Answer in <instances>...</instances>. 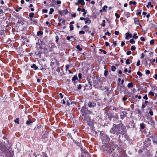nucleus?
<instances>
[{
	"instance_id": "obj_26",
	"label": "nucleus",
	"mask_w": 157,
	"mask_h": 157,
	"mask_svg": "<svg viewBox=\"0 0 157 157\" xmlns=\"http://www.w3.org/2000/svg\"><path fill=\"white\" fill-rule=\"evenodd\" d=\"M152 141L153 144H156L157 145V139L156 137H154V138L152 139Z\"/></svg>"
},
{
	"instance_id": "obj_62",
	"label": "nucleus",
	"mask_w": 157,
	"mask_h": 157,
	"mask_svg": "<svg viewBox=\"0 0 157 157\" xmlns=\"http://www.w3.org/2000/svg\"><path fill=\"white\" fill-rule=\"evenodd\" d=\"M69 65H66V70L67 71L69 70Z\"/></svg>"
},
{
	"instance_id": "obj_4",
	"label": "nucleus",
	"mask_w": 157,
	"mask_h": 157,
	"mask_svg": "<svg viewBox=\"0 0 157 157\" xmlns=\"http://www.w3.org/2000/svg\"><path fill=\"white\" fill-rule=\"evenodd\" d=\"M125 127L123 124H119L118 130V135L121 134H125L127 133V130L126 129Z\"/></svg>"
},
{
	"instance_id": "obj_10",
	"label": "nucleus",
	"mask_w": 157,
	"mask_h": 157,
	"mask_svg": "<svg viewBox=\"0 0 157 157\" xmlns=\"http://www.w3.org/2000/svg\"><path fill=\"white\" fill-rule=\"evenodd\" d=\"M81 150L82 151V157H91L89 153L88 152L86 151L85 149L82 150V149H81Z\"/></svg>"
},
{
	"instance_id": "obj_45",
	"label": "nucleus",
	"mask_w": 157,
	"mask_h": 157,
	"mask_svg": "<svg viewBox=\"0 0 157 157\" xmlns=\"http://www.w3.org/2000/svg\"><path fill=\"white\" fill-rule=\"evenodd\" d=\"M50 11L49 12V14H51L54 11V9L53 8H50Z\"/></svg>"
},
{
	"instance_id": "obj_30",
	"label": "nucleus",
	"mask_w": 157,
	"mask_h": 157,
	"mask_svg": "<svg viewBox=\"0 0 157 157\" xmlns=\"http://www.w3.org/2000/svg\"><path fill=\"white\" fill-rule=\"evenodd\" d=\"M111 156L112 157H119L118 154L115 152H113Z\"/></svg>"
},
{
	"instance_id": "obj_31",
	"label": "nucleus",
	"mask_w": 157,
	"mask_h": 157,
	"mask_svg": "<svg viewBox=\"0 0 157 157\" xmlns=\"http://www.w3.org/2000/svg\"><path fill=\"white\" fill-rule=\"evenodd\" d=\"M140 126L141 128L142 129H144L145 128V124L143 123H141L140 124Z\"/></svg>"
},
{
	"instance_id": "obj_58",
	"label": "nucleus",
	"mask_w": 157,
	"mask_h": 157,
	"mask_svg": "<svg viewBox=\"0 0 157 157\" xmlns=\"http://www.w3.org/2000/svg\"><path fill=\"white\" fill-rule=\"evenodd\" d=\"M70 30L71 31L73 30V26L72 25H71L70 26Z\"/></svg>"
},
{
	"instance_id": "obj_17",
	"label": "nucleus",
	"mask_w": 157,
	"mask_h": 157,
	"mask_svg": "<svg viewBox=\"0 0 157 157\" xmlns=\"http://www.w3.org/2000/svg\"><path fill=\"white\" fill-rule=\"evenodd\" d=\"M125 36V39L126 40H128L129 38L132 37V34L129 33H126Z\"/></svg>"
},
{
	"instance_id": "obj_44",
	"label": "nucleus",
	"mask_w": 157,
	"mask_h": 157,
	"mask_svg": "<svg viewBox=\"0 0 157 157\" xmlns=\"http://www.w3.org/2000/svg\"><path fill=\"white\" fill-rule=\"evenodd\" d=\"M130 42L132 44H133L135 43V41L133 39H131L130 40Z\"/></svg>"
},
{
	"instance_id": "obj_42",
	"label": "nucleus",
	"mask_w": 157,
	"mask_h": 157,
	"mask_svg": "<svg viewBox=\"0 0 157 157\" xmlns=\"http://www.w3.org/2000/svg\"><path fill=\"white\" fill-rule=\"evenodd\" d=\"M125 63L127 65L129 64H130L129 59H127L125 62Z\"/></svg>"
},
{
	"instance_id": "obj_35",
	"label": "nucleus",
	"mask_w": 157,
	"mask_h": 157,
	"mask_svg": "<svg viewBox=\"0 0 157 157\" xmlns=\"http://www.w3.org/2000/svg\"><path fill=\"white\" fill-rule=\"evenodd\" d=\"M78 86L77 89V90H80L81 89L82 85L81 84H79L78 85H77Z\"/></svg>"
},
{
	"instance_id": "obj_41",
	"label": "nucleus",
	"mask_w": 157,
	"mask_h": 157,
	"mask_svg": "<svg viewBox=\"0 0 157 157\" xmlns=\"http://www.w3.org/2000/svg\"><path fill=\"white\" fill-rule=\"evenodd\" d=\"M5 13V11H4L3 10L0 8V14L3 15Z\"/></svg>"
},
{
	"instance_id": "obj_14",
	"label": "nucleus",
	"mask_w": 157,
	"mask_h": 157,
	"mask_svg": "<svg viewBox=\"0 0 157 157\" xmlns=\"http://www.w3.org/2000/svg\"><path fill=\"white\" fill-rule=\"evenodd\" d=\"M106 116H107L109 120L111 121L112 118L113 117V115L111 113H110L109 111L106 112Z\"/></svg>"
},
{
	"instance_id": "obj_60",
	"label": "nucleus",
	"mask_w": 157,
	"mask_h": 157,
	"mask_svg": "<svg viewBox=\"0 0 157 157\" xmlns=\"http://www.w3.org/2000/svg\"><path fill=\"white\" fill-rule=\"evenodd\" d=\"M105 35H108V36H110L111 33H109V32L107 31L105 33Z\"/></svg>"
},
{
	"instance_id": "obj_47",
	"label": "nucleus",
	"mask_w": 157,
	"mask_h": 157,
	"mask_svg": "<svg viewBox=\"0 0 157 157\" xmlns=\"http://www.w3.org/2000/svg\"><path fill=\"white\" fill-rule=\"evenodd\" d=\"M80 4L82 5H84L85 4V2L83 0H81L80 2Z\"/></svg>"
},
{
	"instance_id": "obj_15",
	"label": "nucleus",
	"mask_w": 157,
	"mask_h": 157,
	"mask_svg": "<svg viewBox=\"0 0 157 157\" xmlns=\"http://www.w3.org/2000/svg\"><path fill=\"white\" fill-rule=\"evenodd\" d=\"M147 119L148 120V121L152 125H155V122L154 120H153L152 118L149 117H147Z\"/></svg>"
},
{
	"instance_id": "obj_16",
	"label": "nucleus",
	"mask_w": 157,
	"mask_h": 157,
	"mask_svg": "<svg viewBox=\"0 0 157 157\" xmlns=\"http://www.w3.org/2000/svg\"><path fill=\"white\" fill-rule=\"evenodd\" d=\"M78 80L77 76L76 75H75L72 77V78L71 79L72 81L73 82L74 84L77 82V81H75V80Z\"/></svg>"
},
{
	"instance_id": "obj_43",
	"label": "nucleus",
	"mask_w": 157,
	"mask_h": 157,
	"mask_svg": "<svg viewBox=\"0 0 157 157\" xmlns=\"http://www.w3.org/2000/svg\"><path fill=\"white\" fill-rule=\"evenodd\" d=\"M34 13H29V17L32 18L34 17Z\"/></svg>"
},
{
	"instance_id": "obj_48",
	"label": "nucleus",
	"mask_w": 157,
	"mask_h": 157,
	"mask_svg": "<svg viewBox=\"0 0 157 157\" xmlns=\"http://www.w3.org/2000/svg\"><path fill=\"white\" fill-rule=\"evenodd\" d=\"M136 49V47L135 46H132L131 50L132 51H135Z\"/></svg>"
},
{
	"instance_id": "obj_36",
	"label": "nucleus",
	"mask_w": 157,
	"mask_h": 157,
	"mask_svg": "<svg viewBox=\"0 0 157 157\" xmlns=\"http://www.w3.org/2000/svg\"><path fill=\"white\" fill-rule=\"evenodd\" d=\"M108 7L106 5L104 6L102 8V10L105 12H106L107 10L106 9Z\"/></svg>"
},
{
	"instance_id": "obj_29",
	"label": "nucleus",
	"mask_w": 157,
	"mask_h": 157,
	"mask_svg": "<svg viewBox=\"0 0 157 157\" xmlns=\"http://www.w3.org/2000/svg\"><path fill=\"white\" fill-rule=\"evenodd\" d=\"M14 121L15 123H17L18 124H19V119L18 118H16L15 120H14Z\"/></svg>"
},
{
	"instance_id": "obj_5",
	"label": "nucleus",
	"mask_w": 157,
	"mask_h": 157,
	"mask_svg": "<svg viewBox=\"0 0 157 157\" xmlns=\"http://www.w3.org/2000/svg\"><path fill=\"white\" fill-rule=\"evenodd\" d=\"M118 125L119 124H113V127L109 130L110 133L113 134H116V135H118Z\"/></svg>"
},
{
	"instance_id": "obj_37",
	"label": "nucleus",
	"mask_w": 157,
	"mask_h": 157,
	"mask_svg": "<svg viewBox=\"0 0 157 157\" xmlns=\"http://www.w3.org/2000/svg\"><path fill=\"white\" fill-rule=\"evenodd\" d=\"M99 51L101 52H103V53L104 54H106L107 53V52L101 49H100Z\"/></svg>"
},
{
	"instance_id": "obj_33",
	"label": "nucleus",
	"mask_w": 157,
	"mask_h": 157,
	"mask_svg": "<svg viewBox=\"0 0 157 157\" xmlns=\"http://www.w3.org/2000/svg\"><path fill=\"white\" fill-rule=\"evenodd\" d=\"M125 15L127 18L129 17L130 16V13L128 12H126L124 13Z\"/></svg>"
},
{
	"instance_id": "obj_22",
	"label": "nucleus",
	"mask_w": 157,
	"mask_h": 157,
	"mask_svg": "<svg viewBox=\"0 0 157 157\" xmlns=\"http://www.w3.org/2000/svg\"><path fill=\"white\" fill-rule=\"evenodd\" d=\"M104 88L105 90H106V91L107 92L108 94L110 93H111V90H109V88L108 86H105L104 87Z\"/></svg>"
},
{
	"instance_id": "obj_2",
	"label": "nucleus",
	"mask_w": 157,
	"mask_h": 157,
	"mask_svg": "<svg viewBox=\"0 0 157 157\" xmlns=\"http://www.w3.org/2000/svg\"><path fill=\"white\" fill-rule=\"evenodd\" d=\"M87 80L91 87L93 85L94 86H95L99 84L101 82L100 78L98 76L94 75H93L92 77L90 76L87 77Z\"/></svg>"
},
{
	"instance_id": "obj_55",
	"label": "nucleus",
	"mask_w": 157,
	"mask_h": 157,
	"mask_svg": "<svg viewBox=\"0 0 157 157\" xmlns=\"http://www.w3.org/2000/svg\"><path fill=\"white\" fill-rule=\"evenodd\" d=\"M149 94L151 95L152 96H153L154 95V93L152 91H150L149 93Z\"/></svg>"
},
{
	"instance_id": "obj_57",
	"label": "nucleus",
	"mask_w": 157,
	"mask_h": 157,
	"mask_svg": "<svg viewBox=\"0 0 157 157\" xmlns=\"http://www.w3.org/2000/svg\"><path fill=\"white\" fill-rule=\"evenodd\" d=\"M151 73L150 71L149 70H146L145 73L147 75H148Z\"/></svg>"
},
{
	"instance_id": "obj_11",
	"label": "nucleus",
	"mask_w": 157,
	"mask_h": 157,
	"mask_svg": "<svg viewBox=\"0 0 157 157\" xmlns=\"http://www.w3.org/2000/svg\"><path fill=\"white\" fill-rule=\"evenodd\" d=\"M87 123V124L90 127H91L94 125V120L90 118L88 120L86 121L85 122Z\"/></svg>"
},
{
	"instance_id": "obj_20",
	"label": "nucleus",
	"mask_w": 157,
	"mask_h": 157,
	"mask_svg": "<svg viewBox=\"0 0 157 157\" xmlns=\"http://www.w3.org/2000/svg\"><path fill=\"white\" fill-rule=\"evenodd\" d=\"M140 21L139 19L137 18H135L134 19V23L136 24H138L139 23Z\"/></svg>"
},
{
	"instance_id": "obj_53",
	"label": "nucleus",
	"mask_w": 157,
	"mask_h": 157,
	"mask_svg": "<svg viewBox=\"0 0 157 157\" xmlns=\"http://www.w3.org/2000/svg\"><path fill=\"white\" fill-rule=\"evenodd\" d=\"M63 13L65 14H66L68 13L69 12L66 9L65 10H63Z\"/></svg>"
},
{
	"instance_id": "obj_25",
	"label": "nucleus",
	"mask_w": 157,
	"mask_h": 157,
	"mask_svg": "<svg viewBox=\"0 0 157 157\" xmlns=\"http://www.w3.org/2000/svg\"><path fill=\"white\" fill-rule=\"evenodd\" d=\"M64 99L66 101L67 105L69 106L70 105V102H69V101L68 100V99H69V98L68 97H67V98H64Z\"/></svg>"
},
{
	"instance_id": "obj_40",
	"label": "nucleus",
	"mask_w": 157,
	"mask_h": 157,
	"mask_svg": "<svg viewBox=\"0 0 157 157\" xmlns=\"http://www.w3.org/2000/svg\"><path fill=\"white\" fill-rule=\"evenodd\" d=\"M76 48L79 51H81L82 50V48H80V47L79 45H77L76 47Z\"/></svg>"
},
{
	"instance_id": "obj_18",
	"label": "nucleus",
	"mask_w": 157,
	"mask_h": 157,
	"mask_svg": "<svg viewBox=\"0 0 157 157\" xmlns=\"http://www.w3.org/2000/svg\"><path fill=\"white\" fill-rule=\"evenodd\" d=\"M48 132H45V133L42 136V138L43 139L48 138Z\"/></svg>"
},
{
	"instance_id": "obj_64",
	"label": "nucleus",
	"mask_w": 157,
	"mask_h": 157,
	"mask_svg": "<svg viewBox=\"0 0 157 157\" xmlns=\"http://www.w3.org/2000/svg\"><path fill=\"white\" fill-rule=\"evenodd\" d=\"M131 53V51H128L126 52V54L127 55H130Z\"/></svg>"
},
{
	"instance_id": "obj_59",
	"label": "nucleus",
	"mask_w": 157,
	"mask_h": 157,
	"mask_svg": "<svg viewBox=\"0 0 157 157\" xmlns=\"http://www.w3.org/2000/svg\"><path fill=\"white\" fill-rule=\"evenodd\" d=\"M143 98L144 99L146 100H147L148 99V98L147 97V95L146 94H145V96L143 97Z\"/></svg>"
},
{
	"instance_id": "obj_8",
	"label": "nucleus",
	"mask_w": 157,
	"mask_h": 157,
	"mask_svg": "<svg viewBox=\"0 0 157 157\" xmlns=\"http://www.w3.org/2000/svg\"><path fill=\"white\" fill-rule=\"evenodd\" d=\"M6 146L3 143H2L0 144V150L1 151H0V157H4L3 152L6 151Z\"/></svg>"
},
{
	"instance_id": "obj_52",
	"label": "nucleus",
	"mask_w": 157,
	"mask_h": 157,
	"mask_svg": "<svg viewBox=\"0 0 157 157\" xmlns=\"http://www.w3.org/2000/svg\"><path fill=\"white\" fill-rule=\"evenodd\" d=\"M115 15L116 16V18L117 19L119 18L120 17V15H119L118 13H116L115 14Z\"/></svg>"
},
{
	"instance_id": "obj_39",
	"label": "nucleus",
	"mask_w": 157,
	"mask_h": 157,
	"mask_svg": "<svg viewBox=\"0 0 157 157\" xmlns=\"http://www.w3.org/2000/svg\"><path fill=\"white\" fill-rule=\"evenodd\" d=\"M157 137L156 135L155 134H152L151 136H149V137L153 139L154 138V137Z\"/></svg>"
},
{
	"instance_id": "obj_13",
	"label": "nucleus",
	"mask_w": 157,
	"mask_h": 157,
	"mask_svg": "<svg viewBox=\"0 0 157 157\" xmlns=\"http://www.w3.org/2000/svg\"><path fill=\"white\" fill-rule=\"evenodd\" d=\"M5 36V33L4 30L0 29V39H3Z\"/></svg>"
},
{
	"instance_id": "obj_38",
	"label": "nucleus",
	"mask_w": 157,
	"mask_h": 157,
	"mask_svg": "<svg viewBox=\"0 0 157 157\" xmlns=\"http://www.w3.org/2000/svg\"><path fill=\"white\" fill-rule=\"evenodd\" d=\"M133 38H134L135 39H136L138 38V36H136L137 34L136 33H134L133 34Z\"/></svg>"
},
{
	"instance_id": "obj_28",
	"label": "nucleus",
	"mask_w": 157,
	"mask_h": 157,
	"mask_svg": "<svg viewBox=\"0 0 157 157\" xmlns=\"http://www.w3.org/2000/svg\"><path fill=\"white\" fill-rule=\"evenodd\" d=\"M127 86L128 88L132 87L133 86V84L132 82L129 83L128 84Z\"/></svg>"
},
{
	"instance_id": "obj_19",
	"label": "nucleus",
	"mask_w": 157,
	"mask_h": 157,
	"mask_svg": "<svg viewBox=\"0 0 157 157\" xmlns=\"http://www.w3.org/2000/svg\"><path fill=\"white\" fill-rule=\"evenodd\" d=\"M42 53V52L40 51H37L35 52V55L38 56L40 58L41 57V55Z\"/></svg>"
},
{
	"instance_id": "obj_12",
	"label": "nucleus",
	"mask_w": 157,
	"mask_h": 157,
	"mask_svg": "<svg viewBox=\"0 0 157 157\" xmlns=\"http://www.w3.org/2000/svg\"><path fill=\"white\" fill-rule=\"evenodd\" d=\"M88 107L93 108L96 106V103L93 101H89L88 103Z\"/></svg>"
},
{
	"instance_id": "obj_61",
	"label": "nucleus",
	"mask_w": 157,
	"mask_h": 157,
	"mask_svg": "<svg viewBox=\"0 0 157 157\" xmlns=\"http://www.w3.org/2000/svg\"><path fill=\"white\" fill-rule=\"evenodd\" d=\"M78 78L79 79L82 78V74L81 73H79L78 74Z\"/></svg>"
},
{
	"instance_id": "obj_27",
	"label": "nucleus",
	"mask_w": 157,
	"mask_h": 157,
	"mask_svg": "<svg viewBox=\"0 0 157 157\" xmlns=\"http://www.w3.org/2000/svg\"><path fill=\"white\" fill-rule=\"evenodd\" d=\"M32 123L33 122L30 119L26 121V124L27 125H28L30 124L31 123Z\"/></svg>"
},
{
	"instance_id": "obj_6",
	"label": "nucleus",
	"mask_w": 157,
	"mask_h": 157,
	"mask_svg": "<svg viewBox=\"0 0 157 157\" xmlns=\"http://www.w3.org/2000/svg\"><path fill=\"white\" fill-rule=\"evenodd\" d=\"M118 135V139L122 142H124L126 140H128L129 139L128 135L127 133L124 134H121Z\"/></svg>"
},
{
	"instance_id": "obj_49",
	"label": "nucleus",
	"mask_w": 157,
	"mask_h": 157,
	"mask_svg": "<svg viewBox=\"0 0 157 157\" xmlns=\"http://www.w3.org/2000/svg\"><path fill=\"white\" fill-rule=\"evenodd\" d=\"M108 71L106 70H105L104 71V75L105 76H106L108 75Z\"/></svg>"
},
{
	"instance_id": "obj_9",
	"label": "nucleus",
	"mask_w": 157,
	"mask_h": 157,
	"mask_svg": "<svg viewBox=\"0 0 157 157\" xmlns=\"http://www.w3.org/2000/svg\"><path fill=\"white\" fill-rule=\"evenodd\" d=\"M123 142L118 139L116 142L112 143V144L113 145L114 147H117L118 149H121V145Z\"/></svg>"
},
{
	"instance_id": "obj_21",
	"label": "nucleus",
	"mask_w": 157,
	"mask_h": 157,
	"mask_svg": "<svg viewBox=\"0 0 157 157\" xmlns=\"http://www.w3.org/2000/svg\"><path fill=\"white\" fill-rule=\"evenodd\" d=\"M31 68H34V70H36L37 69L38 67L35 64H33L32 65H31Z\"/></svg>"
},
{
	"instance_id": "obj_50",
	"label": "nucleus",
	"mask_w": 157,
	"mask_h": 157,
	"mask_svg": "<svg viewBox=\"0 0 157 157\" xmlns=\"http://www.w3.org/2000/svg\"><path fill=\"white\" fill-rule=\"evenodd\" d=\"M31 20L33 21V22L35 24H37L38 23L37 21V20L36 19H33V20L32 18H31Z\"/></svg>"
},
{
	"instance_id": "obj_46",
	"label": "nucleus",
	"mask_w": 157,
	"mask_h": 157,
	"mask_svg": "<svg viewBox=\"0 0 157 157\" xmlns=\"http://www.w3.org/2000/svg\"><path fill=\"white\" fill-rule=\"evenodd\" d=\"M129 3L131 4H132L133 5H135L136 4V2L135 1L133 2L132 1H131L129 2Z\"/></svg>"
},
{
	"instance_id": "obj_3",
	"label": "nucleus",
	"mask_w": 157,
	"mask_h": 157,
	"mask_svg": "<svg viewBox=\"0 0 157 157\" xmlns=\"http://www.w3.org/2000/svg\"><path fill=\"white\" fill-rule=\"evenodd\" d=\"M102 148L103 150L105 153L109 154H112L114 150V146L112 144V143L110 142V143H105L104 145L102 146Z\"/></svg>"
},
{
	"instance_id": "obj_56",
	"label": "nucleus",
	"mask_w": 157,
	"mask_h": 157,
	"mask_svg": "<svg viewBox=\"0 0 157 157\" xmlns=\"http://www.w3.org/2000/svg\"><path fill=\"white\" fill-rule=\"evenodd\" d=\"M127 99L126 97H123L122 98V101L123 102H124L127 100Z\"/></svg>"
},
{
	"instance_id": "obj_51",
	"label": "nucleus",
	"mask_w": 157,
	"mask_h": 157,
	"mask_svg": "<svg viewBox=\"0 0 157 157\" xmlns=\"http://www.w3.org/2000/svg\"><path fill=\"white\" fill-rule=\"evenodd\" d=\"M137 74L140 76L141 77L143 75L142 73L139 71H138L137 72Z\"/></svg>"
},
{
	"instance_id": "obj_7",
	"label": "nucleus",
	"mask_w": 157,
	"mask_h": 157,
	"mask_svg": "<svg viewBox=\"0 0 157 157\" xmlns=\"http://www.w3.org/2000/svg\"><path fill=\"white\" fill-rule=\"evenodd\" d=\"M100 135L103 142H109L110 140V138L109 137V136L104 133L101 132L100 134Z\"/></svg>"
},
{
	"instance_id": "obj_63",
	"label": "nucleus",
	"mask_w": 157,
	"mask_h": 157,
	"mask_svg": "<svg viewBox=\"0 0 157 157\" xmlns=\"http://www.w3.org/2000/svg\"><path fill=\"white\" fill-rule=\"evenodd\" d=\"M85 33V32L83 30L80 31L79 32V34H84Z\"/></svg>"
},
{
	"instance_id": "obj_24",
	"label": "nucleus",
	"mask_w": 157,
	"mask_h": 157,
	"mask_svg": "<svg viewBox=\"0 0 157 157\" xmlns=\"http://www.w3.org/2000/svg\"><path fill=\"white\" fill-rule=\"evenodd\" d=\"M43 33V32L42 31L40 30L37 32V35L38 36H40L42 35Z\"/></svg>"
},
{
	"instance_id": "obj_1",
	"label": "nucleus",
	"mask_w": 157,
	"mask_h": 157,
	"mask_svg": "<svg viewBox=\"0 0 157 157\" xmlns=\"http://www.w3.org/2000/svg\"><path fill=\"white\" fill-rule=\"evenodd\" d=\"M80 111L82 114L81 116L83 117V122H85L86 121L88 120L90 118V115L92 113V112L88 110L86 106L84 105L82 107Z\"/></svg>"
},
{
	"instance_id": "obj_23",
	"label": "nucleus",
	"mask_w": 157,
	"mask_h": 157,
	"mask_svg": "<svg viewBox=\"0 0 157 157\" xmlns=\"http://www.w3.org/2000/svg\"><path fill=\"white\" fill-rule=\"evenodd\" d=\"M147 104L145 103V104L144 102H143L142 107H141V109L142 110H144V109L145 108L146 106L147 105Z\"/></svg>"
},
{
	"instance_id": "obj_54",
	"label": "nucleus",
	"mask_w": 157,
	"mask_h": 157,
	"mask_svg": "<svg viewBox=\"0 0 157 157\" xmlns=\"http://www.w3.org/2000/svg\"><path fill=\"white\" fill-rule=\"evenodd\" d=\"M150 44H151L152 45L154 43V40L152 39L150 40Z\"/></svg>"
},
{
	"instance_id": "obj_34",
	"label": "nucleus",
	"mask_w": 157,
	"mask_h": 157,
	"mask_svg": "<svg viewBox=\"0 0 157 157\" xmlns=\"http://www.w3.org/2000/svg\"><path fill=\"white\" fill-rule=\"evenodd\" d=\"M116 69V67L115 66L113 65L111 66V70L113 71L114 72L115 71Z\"/></svg>"
},
{
	"instance_id": "obj_32",
	"label": "nucleus",
	"mask_w": 157,
	"mask_h": 157,
	"mask_svg": "<svg viewBox=\"0 0 157 157\" xmlns=\"http://www.w3.org/2000/svg\"><path fill=\"white\" fill-rule=\"evenodd\" d=\"M149 109L150 110L149 112V114H150V115L151 116H153V112L151 108H149Z\"/></svg>"
}]
</instances>
